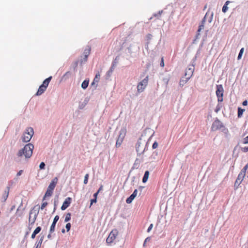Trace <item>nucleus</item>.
Returning a JSON list of instances; mask_svg holds the SVG:
<instances>
[{
	"label": "nucleus",
	"instance_id": "obj_1",
	"mask_svg": "<svg viewBox=\"0 0 248 248\" xmlns=\"http://www.w3.org/2000/svg\"><path fill=\"white\" fill-rule=\"evenodd\" d=\"M34 146L31 143L26 144L24 147L20 150L17 154L18 157L24 155L26 158H29L31 157L32 154Z\"/></svg>",
	"mask_w": 248,
	"mask_h": 248
},
{
	"label": "nucleus",
	"instance_id": "obj_2",
	"mask_svg": "<svg viewBox=\"0 0 248 248\" xmlns=\"http://www.w3.org/2000/svg\"><path fill=\"white\" fill-rule=\"evenodd\" d=\"M34 134L33 129L31 127H28L24 132L22 137L23 142H28L30 141Z\"/></svg>",
	"mask_w": 248,
	"mask_h": 248
},
{
	"label": "nucleus",
	"instance_id": "obj_3",
	"mask_svg": "<svg viewBox=\"0 0 248 248\" xmlns=\"http://www.w3.org/2000/svg\"><path fill=\"white\" fill-rule=\"evenodd\" d=\"M149 80V77L147 76L145 78L140 82L137 85V92L139 93L144 91L147 87Z\"/></svg>",
	"mask_w": 248,
	"mask_h": 248
},
{
	"label": "nucleus",
	"instance_id": "obj_4",
	"mask_svg": "<svg viewBox=\"0 0 248 248\" xmlns=\"http://www.w3.org/2000/svg\"><path fill=\"white\" fill-rule=\"evenodd\" d=\"M119 232L117 229L112 230L109 233L108 237L106 239V242L108 244H111L114 242V241L117 238Z\"/></svg>",
	"mask_w": 248,
	"mask_h": 248
},
{
	"label": "nucleus",
	"instance_id": "obj_5",
	"mask_svg": "<svg viewBox=\"0 0 248 248\" xmlns=\"http://www.w3.org/2000/svg\"><path fill=\"white\" fill-rule=\"evenodd\" d=\"M126 133V129L125 128L122 129L120 132L119 137L116 141V147H119L122 144L123 140Z\"/></svg>",
	"mask_w": 248,
	"mask_h": 248
},
{
	"label": "nucleus",
	"instance_id": "obj_6",
	"mask_svg": "<svg viewBox=\"0 0 248 248\" xmlns=\"http://www.w3.org/2000/svg\"><path fill=\"white\" fill-rule=\"evenodd\" d=\"M223 127L222 123L217 119L213 123L211 127L212 131H216Z\"/></svg>",
	"mask_w": 248,
	"mask_h": 248
},
{
	"label": "nucleus",
	"instance_id": "obj_7",
	"mask_svg": "<svg viewBox=\"0 0 248 248\" xmlns=\"http://www.w3.org/2000/svg\"><path fill=\"white\" fill-rule=\"evenodd\" d=\"M195 60L193 61L192 64L188 66V70H187V81L193 76L195 69Z\"/></svg>",
	"mask_w": 248,
	"mask_h": 248
},
{
	"label": "nucleus",
	"instance_id": "obj_8",
	"mask_svg": "<svg viewBox=\"0 0 248 248\" xmlns=\"http://www.w3.org/2000/svg\"><path fill=\"white\" fill-rule=\"evenodd\" d=\"M72 202V198L70 197H67L65 199V201L63 202L62 206H61V210H64L67 207H68Z\"/></svg>",
	"mask_w": 248,
	"mask_h": 248
},
{
	"label": "nucleus",
	"instance_id": "obj_9",
	"mask_svg": "<svg viewBox=\"0 0 248 248\" xmlns=\"http://www.w3.org/2000/svg\"><path fill=\"white\" fill-rule=\"evenodd\" d=\"M137 152H142L143 151V144L141 142V139L140 138L136 146Z\"/></svg>",
	"mask_w": 248,
	"mask_h": 248
},
{
	"label": "nucleus",
	"instance_id": "obj_10",
	"mask_svg": "<svg viewBox=\"0 0 248 248\" xmlns=\"http://www.w3.org/2000/svg\"><path fill=\"white\" fill-rule=\"evenodd\" d=\"M245 176L242 175V173H240L238 174L237 179L236 180L234 183V186L237 188L238 186L240 185L241 182H242Z\"/></svg>",
	"mask_w": 248,
	"mask_h": 248
},
{
	"label": "nucleus",
	"instance_id": "obj_11",
	"mask_svg": "<svg viewBox=\"0 0 248 248\" xmlns=\"http://www.w3.org/2000/svg\"><path fill=\"white\" fill-rule=\"evenodd\" d=\"M32 214V212L31 211L30 213V216H29V222L30 225H33L35 223L37 217V214L35 213L34 214V216L33 217L31 216V215Z\"/></svg>",
	"mask_w": 248,
	"mask_h": 248
},
{
	"label": "nucleus",
	"instance_id": "obj_12",
	"mask_svg": "<svg viewBox=\"0 0 248 248\" xmlns=\"http://www.w3.org/2000/svg\"><path fill=\"white\" fill-rule=\"evenodd\" d=\"M59 219V216L58 215L56 216L53 219V221L50 226V231H49L50 233H52L53 232H54L56 224Z\"/></svg>",
	"mask_w": 248,
	"mask_h": 248
},
{
	"label": "nucleus",
	"instance_id": "obj_13",
	"mask_svg": "<svg viewBox=\"0 0 248 248\" xmlns=\"http://www.w3.org/2000/svg\"><path fill=\"white\" fill-rule=\"evenodd\" d=\"M58 178L55 177L53 179V180L51 181V183H50L49 185L48 186L47 188L49 189L50 190H54L56 184L58 182Z\"/></svg>",
	"mask_w": 248,
	"mask_h": 248
},
{
	"label": "nucleus",
	"instance_id": "obj_14",
	"mask_svg": "<svg viewBox=\"0 0 248 248\" xmlns=\"http://www.w3.org/2000/svg\"><path fill=\"white\" fill-rule=\"evenodd\" d=\"M138 193V190L135 189L133 193L129 197H128L126 200V202L127 203H130L134 199V198L137 196Z\"/></svg>",
	"mask_w": 248,
	"mask_h": 248
},
{
	"label": "nucleus",
	"instance_id": "obj_15",
	"mask_svg": "<svg viewBox=\"0 0 248 248\" xmlns=\"http://www.w3.org/2000/svg\"><path fill=\"white\" fill-rule=\"evenodd\" d=\"M223 88L222 85H217L216 95L217 96L223 95Z\"/></svg>",
	"mask_w": 248,
	"mask_h": 248
},
{
	"label": "nucleus",
	"instance_id": "obj_16",
	"mask_svg": "<svg viewBox=\"0 0 248 248\" xmlns=\"http://www.w3.org/2000/svg\"><path fill=\"white\" fill-rule=\"evenodd\" d=\"M9 187H7L6 189L4 191L3 193L2 194V197H1V201L3 202H4L7 200L9 193Z\"/></svg>",
	"mask_w": 248,
	"mask_h": 248
},
{
	"label": "nucleus",
	"instance_id": "obj_17",
	"mask_svg": "<svg viewBox=\"0 0 248 248\" xmlns=\"http://www.w3.org/2000/svg\"><path fill=\"white\" fill-rule=\"evenodd\" d=\"M100 74L99 72H98L96 75L95 77L94 78L93 82L92 83V85H95V87L97 86V83L100 80Z\"/></svg>",
	"mask_w": 248,
	"mask_h": 248
},
{
	"label": "nucleus",
	"instance_id": "obj_18",
	"mask_svg": "<svg viewBox=\"0 0 248 248\" xmlns=\"http://www.w3.org/2000/svg\"><path fill=\"white\" fill-rule=\"evenodd\" d=\"M91 47L88 46L85 49L83 54L84 56V60L86 61L87 60V58L91 52Z\"/></svg>",
	"mask_w": 248,
	"mask_h": 248
},
{
	"label": "nucleus",
	"instance_id": "obj_19",
	"mask_svg": "<svg viewBox=\"0 0 248 248\" xmlns=\"http://www.w3.org/2000/svg\"><path fill=\"white\" fill-rule=\"evenodd\" d=\"M46 88L43 86L42 85L40 86L39 89L36 93V95H40L43 93L46 90Z\"/></svg>",
	"mask_w": 248,
	"mask_h": 248
},
{
	"label": "nucleus",
	"instance_id": "obj_20",
	"mask_svg": "<svg viewBox=\"0 0 248 248\" xmlns=\"http://www.w3.org/2000/svg\"><path fill=\"white\" fill-rule=\"evenodd\" d=\"M207 14H208V13H207L206 14V15H205L204 17L202 19V24L199 27V29L198 30V32H200L203 29V28H204V23L205 22L206 18V17L207 16Z\"/></svg>",
	"mask_w": 248,
	"mask_h": 248
},
{
	"label": "nucleus",
	"instance_id": "obj_21",
	"mask_svg": "<svg viewBox=\"0 0 248 248\" xmlns=\"http://www.w3.org/2000/svg\"><path fill=\"white\" fill-rule=\"evenodd\" d=\"M53 190L47 188L46 192L45 194V195L43 197V201L45 200L47 197L51 196L53 194Z\"/></svg>",
	"mask_w": 248,
	"mask_h": 248
},
{
	"label": "nucleus",
	"instance_id": "obj_22",
	"mask_svg": "<svg viewBox=\"0 0 248 248\" xmlns=\"http://www.w3.org/2000/svg\"><path fill=\"white\" fill-rule=\"evenodd\" d=\"M52 77L50 76L48 77V78H46L43 82L42 85L46 88H47L50 81H51L52 79Z\"/></svg>",
	"mask_w": 248,
	"mask_h": 248
},
{
	"label": "nucleus",
	"instance_id": "obj_23",
	"mask_svg": "<svg viewBox=\"0 0 248 248\" xmlns=\"http://www.w3.org/2000/svg\"><path fill=\"white\" fill-rule=\"evenodd\" d=\"M41 230V227H37L35 230L33 231V233L31 235V238L32 239H34L35 237V236L37 234H38Z\"/></svg>",
	"mask_w": 248,
	"mask_h": 248
},
{
	"label": "nucleus",
	"instance_id": "obj_24",
	"mask_svg": "<svg viewBox=\"0 0 248 248\" xmlns=\"http://www.w3.org/2000/svg\"><path fill=\"white\" fill-rule=\"evenodd\" d=\"M149 172L148 171H146L145 172V173H144V176L142 178V182L143 183H145L147 182L148 179V177H149Z\"/></svg>",
	"mask_w": 248,
	"mask_h": 248
},
{
	"label": "nucleus",
	"instance_id": "obj_25",
	"mask_svg": "<svg viewBox=\"0 0 248 248\" xmlns=\"http://www.w3.org/2000/svg\"><path fill=\"white\" fill-rule=\"evenodd\" d=\"M245 111V109H242L241 108H238V117L241 118L243 115V112Z\"/></svg>",
	"mask_w": 248,
	"mask_h": 248
},
{
	"label": "nucleus",
	"instance_id": "obj_26",
	"mask_svg": "<svg viewBox=\"0 0 248 248\" xmlns=\"http://www.w3.org/2000/svg\"><path fill=\"white\" fill-rule=\"evenodd\" d=\"M44 236H42L40 240H39L38 243L36 245V247L35 248H41V245H42V243L43 242V241L44 240Z\"/></svg>",
	"mask_w": 248,
	"mask_h": 248
},
{
	"label": "nucleus",
	"instance_id": "obj_27",
	"mask_svg": "<svg viewBox=\"0 0 248 248\" xmlns=\"http://www.w3.org/2000/svg\"><path fill=\"white\" fill-rule=\"evenodd\" d=\"M88 84H89V81L88 80H85L81 84V87L83 89H86L88 86Z\"/></svg>",
	"mask_w": 248,
	"mask_h": 248
},
{
	"label": "nucleus",
	"instance_id": "obj_28",
	"mask_svg": "<svg viewBox=\"0 0 248 248\" xmlns=\"http://www.w3.org/2000/svg\"><path fill=\"white\" fill-rule=\"evenodd\" d=\"M248 168V163H247L245 167L243 168V169L241 170L240 173H242V175L245 176L246 170Z\"/></svg>",
	"mask_w": 248,
	"mask_h": 248
},
{
	"label": "nucleus",
	"instance_id": "obj_29",
	"mask_svg": "<svg viewBox=\"0 0 248 248\" xmlns=\"http://www.w3.org/2000/svg\"><path fill=\"white\" fill-rule=\"evenodd\" d=\"M186 84V79L185 77H183L180 81V85L184 86Z\"/></svg>",
	"mask_w": 248,
	"mask_h": 248
},
{
	"label": "nucleus",
	"instance_id": "obj_30",
	"mask_svg": "<svg viewBox=\"0 0 248 248\" xmlns=\"http://www.w3.org/2000/svg\"><path fill=\"white\" fill-rule=\"evenodd\" d=\"M71 214L70 213H67L65 217L64 221L65 222L69 221L71 219Z\"/></svg>",
	"mask_w": 248,
	"mask_h": 248
},
{
	"label": "nucleus",
	"instance_id": "obj_31",
	"mask_svg": "<svg viewBox=\"0 0 248 248\" xmlns=\"http://www.w3.org/2000/svg\"><path fill=\"white\" fill-rule=\"evenodd\" d=\"M244 48H242L239 53V54H238V56L237 57V59L239 60H240L241 59V57H242V54L244 52Z\"/></svg>",
	"mask_w": 248,
	"mask_h": 248
},
{
	"label": "nucleus",
	"instance_id": "obj_32",
	"mask_svg": "<svg viewBox=\"0 0 248 248\" xmlns=\"http://www.w3.org/2000/svg\"><path fill=\"white\" fill-rule=\"evenodd\" d=\"M222 105L220 104H218L215 108V111L217 113L221 108Z\"/></svg>",
	"mask_w": 248,
	"mask_h": 248
},
{
	"label": "nucleus",
	"instance_id": "obj_33",
	"mask_svg": "<svg viewBox=\"0 0 248 248\" xmlns=\"http://www.w3.org/2000/svg\"><path fill=\"white\" fill-rule=\"evenodd\" d=\"M47 204L48 203L46 202H43L40 207L41 209L43 210L47 205Z\"/></svg>",
	"mask_w": 248,
	"mask_h": 248
},
{
	"label": "nucleus",
	"instance_id": "obj_34",
	"mask_svg": "<svg viewBox=\"0 0 248 248\" xmlns=\"http://www.w3.org/2000/svg\"><path fill=\"white\" fill-rule=\"evenodd\" d=\"M88 178H89V174H86L84 177V183L85 184H87L88 183Z\"/></svg>",
	"mask_w": 248,
	"mask_h": 248
},
{
	"label": "nucleus",
	"instance_id": "obj_35",
	"mask_svg": "<svg viewBox=\"0 0 248 248\" xmlns=\"http://www.w3.org/2000/svg\"><path fill=\"white\" fill-rule=\"evenodd\" d=\"M65 228L66 229V231L67 232H69L70 228H71V224L70 223H67L66 224V226H65Z\"/></svg>",
	"mask_w": 248,
	"mask_h": 248
},
{
	"label": "nucleus",
	"instance_id": "obj_36",
	"mask_svg": "<svg viewBox=\"0 0 248 248\" xmlns=\"http://www.w3.org/2000/svg\"><path fill=\"white\" fill-rule=\"evenodd\" d=\"M213 15H214V13H213V12H212L211 14V15H210V16L209 17L208 20V22L210 23H211L212 21Z\"/></svg>",
	"mask_w": 248,
	"mask_h": 248
},
{
	"label": "nucleus",
	"instance_id": "obj_37",
	"mask_svg": "<svg viewBox=\"0 0 248 248\" xmlns=\"http://www.w3.org/2000/svg\"><path fill=\"white\" fill-rule=\"evenodd\" d=\"M228 9V6L227 5H224V6L222 7V10L223 13H226Z\"/></svg>",
	"mask_w": 248,
	"mask_h": 248
},
{
	"label": "nucleus",
	"instance_id": "obj_38",
	"mask_svg": "<svg viewBox=\"0 0 248 248\" xmlns=\"http://www.w3.org/2000/svg\"><path fill=\"white\" fill-rule=\"evenodd\" d=\"M223 95H220V96H217V101L218 102H221L223 101Z\"/></svg>",
	"mask_w": 248,
	"mask_h": 248
},
{
	"label": "nucleus",
	"instance_id": "obj_39",
	"mask_svg": "<svg viewBox=\"0 0 248 248\" xmlns=\"http://www.w3.org/2000/svg\"><path fill=\"white\" fill-rule=\"evenodd\" d=\"M241 150L245 153H246L248 152V147H242L241 148Z\"/></svg>",
	"mask_w": 248,
	"mask_h": 248
},
{
	"label": "nucleus",
	"instance_id": "obj_40",
	"mask_svg": "<svg viewBox=\"0 0 248 248\" xmlns=\"http://www.w3.org/2000/svg\"><path fill=\"white\" fill-rule=\"evenodd\" d=\"M96 202H97V199H96L93 198V199H92L91 200V203H90V207H91L93 205V203H96Z\"/></svg>",
	"mask_w": 248,
	"mask_h": 248
},
{
	"label": "nucleus",
	"instance_id": "obj_41",
	"mask_svg": "<svg viewBox=\"0 0 248 248\" xmlns=\"http://www.w3.org/2000/svg\"><path fill=\"white\" fill-rule=\"evenodd\" d=\"M157 147H158V143L156 141H155L152 145V148H153V149H156V148H157Z\"/></svg>",
	"mask_w": 248,
	"mask_h": 248
},
{
	"label": "nucleus",
	"instance_id": "obj_42",
	"mask_svg": "<svg viewBox=\"0 0 248 248\" xmlns=\"http://www.w3.org/2000/svg\"><path fill=\"white\" fill-rule=\"evenodd\" d=\"M45 164L44 163V162H42L40 163V165H39V168L40 169H44L45 168Z\"/></svg>",
	"mask_w": 248,
	"mask_h": 248
},
{
	"label": "nucleus",
	"instance_id": "obj_43",
	"mask_svg": "<svg viewBox=\"0 0 248 248\" xmlns=\"http://www.w3.org/2000/svg\"><path fill=\"white\" fill-rule=\"evenodd\" d=\"M243 143L244 144H248V136L245 137L243 140Z\"/></svg>",
	"mask_w": 248,
	"mask_h": 248
},
{
	"label": "nucleus",
	"instance_id": "obj_44",
	"mask_svg": "<svg viewBox=\"0 0 248 248\" xmlns=\"http://www.w3.org/2000/svg\"><path fill=\"white\" fill-rule=\"evenodd\" d=\"M153 227V224H151L147 229V232H150Z\"/></svg>",
	"mask_w": 248,
	"mask_h": 248
},
{
	"label": "nucleus",
	"instance_id": "obj_45",
	"mask_svg": "<svg viewBox=\"0 0 248 248\" xmlns=\"http://www.w3.org/2000/svg\"><path fill=\"white\" fill-rule=\"evenodd\" d=\"M223 128L222 129V131L225 133V134H228V130L227 129H226V128H225L224 126L223 127H222Z\"/></svg>",
	"mask_w": 248,
	"mask_h": 248
},
{
	"label": "nucleus",
	"instance_id": "obj_46",
	"mask_svg": "<svg viewBox=\"0 0 248 248\" xmlns=\"http://www.w3.org/2000/svg\"><path fill=\"white\" fill-rule=\"evenodd\" d=\"M160 66L161 67H163L164 66V59H163V57L161 58V62H160Z\"/></svg>",
	"mask_w": 248,
	"mask_h": 248
},
{
	"label": "nucleus",
	"instance_id": "obj_47",
	"mask_svg": "<svg viewBox=\"0 0 248 248\" xmlns=\"http://www.w3.org/2000/svg\"><path fill=\"white\" fill-rule=\"evenodd\" d=\"M99 193V191H97L96 193H95L94 194H93V197H94V198L95 199H97V195Z\"/></svg>",
	"mask_w": 248,
	"mask_h": 248
},
{
	"label": "nucleus",
	"instance_id": "obj_48",
	"mask_svg": "<svg viewBox=\"0 0 248 248\" xmlns=\"http://www.w3.org/2000/svg\"><path fill=\"white\" fill-rule=\"evenodd\" d=\"M243 106H247L248 105V101L247 100L244 101L242 103Z\"/></svg>",
	"mask_w": 248,
	"mask_h": 248
},
{
	"label": "nucleus",
	"instance_id": "obj_49",
	"mask_svg": "<svg viewBox=\"0 0 248 248\" xmlns=\"http://www.w3.org/2000/svg\"><path fill=\"white\" fill-rule=\"evenodd\" d=\"M23 172V170H19L17 173V176H20V175H21V174Z\"/></svg>",
	"mask_w": 248,
	"mask_h": 248
},
{
	"label": "nucleus",
	"instance_id": "obj_50",
	"mask_svg": "<svg viewBox=\"0 0 248 248\" xmlns=\"http://www.w3.org/2000/svg\"><path fill=\"white\" fill-rule=\"evenodd\" d=\"M150 237H148L146 238L144 241V245H145L146 242L150 241Z\"/></svg>",
	"mask_w": 248,
	"mask_h": 248
},
{
	"label": "nucleus",
	"instance_id": "obj_51",
	"mask_svg": "<svg viewBox=\"0 0 248 248\" xmlns=\"http://www.w3.org/2000/svg\"><path fill=\"white\" fill-rule=\"evenodd\" d=\"M230 2V1L227 0V1H226L225 2V3L224 5H227H227L229 4V3Z\"/></svg>",
	"mask_w": 248,
	"mask_h": 248
},
{
	"label": "nucleus",
	"instance_id": "obj_52",
	"mask_svg": "<svg viewBox=\"0 0 248 248\" xmlns=\"http://www.w3.org/2000/svg\"><path fill=\"white\" fill-rule=\"evenodd\" d=\"M51 237V234L49 233L48 235H47V237L48 238L50 239Z\"/></svg>",
	"mask_w": 248,
	"mask_h": 248
},
{
	"label": "nucleus",
	"instance_id": "obj_53",
	"mask_svg": "<svg viewBox=\"0 0 248 248\" xmlns=\"http://www.w3.org/2000/svg\"><path fill=\"white\" fill-rule=\"evenodd\" d=\"M62 233H64L65 232V230H64V229H63L62 230Z\"/></svg>",
	"mask_w": 248,
	"mask_h": 248
},
{
	"label": "nucleus",
	"instance_id": "obj_54",
	"mask_svg": "<svg viewBox=\"0 0 248 248\" xmlns=\"http://www.w3.org/2000/svg\"><path fill=\"white\" fill-rule=\"evenodd\" d=\"M102 187V186H101V187L99 188V189H98V191H99V192H100V191L101 190Z\"/></svg>",
	"mask_w": 248,
	"mask_h": 248
},
{
	"label": "nucleus",
	"instance_id": "obj_55",
	"mask_svg": "<svg viewBox=\"0 0 248 248\" xmlns=\"http://www.w3.org/2000/svg\"><path fill=\"white\" fill-rule=\"evenodd\" d=\"M206 8V5L204 6V9Z\"/></svg>",
	"mask_w": 248,
	"mask_h": 248
}]
</instances>
